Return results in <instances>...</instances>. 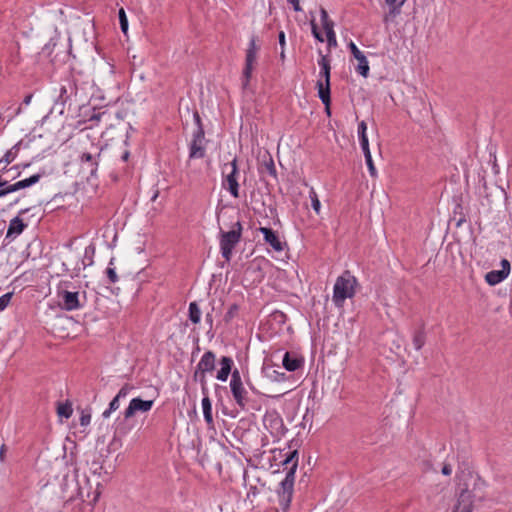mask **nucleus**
I'll use <instances>...</instances> for the list:
<instances>
[{"mask_svg": "<svg viewBox=\"0 0 512 512\" xmlns=\"http://www.w3.org/2000/svg\"><path fill=\"white\" fill-rule=\"evenodd\" d=\"M215 368V354L212 351H206L197 364L194 373L206 375L207 372L213 371Z\"/></svg>", "mask_w": 512, "mask_h": 512, "instance_id": "a211bd4d", "label": "nucleus"}, {"mask_svg": "<svg viewBox=\"0 0 512 512\" xmlns=\"http://www.w3.org/2000/svg\"><path fill=\"white\" fill-rule=\"evenodd\" d=\"M102 469H103V467H102V462L100 460V457H97V458L93 459L89 463V470L94 475H101Z\"/></svg>", "mask_w": 512, "mask_h": 512, "instance_id": "58836bf2", "label": "nucleus"}, {"mask_svg": "<svg viewBox=\"0 0 512 512\" xmlns=\"http://www.w3.org/2000/svg\"><path fill=\"white\" fill-rule=\"evenodd\" d=\"M412 342L415 350L417 351L422 349V347L425 345L426 333L423 327L414 331Z\"/></svg>", "mask_w": 512, "mask_h": 512, "instance_id": "c756f323", "label": "nucleus"}, {"mask_svg": "<svg viewBox=\"0 0 512 512\" xmlns=\"http://www.w3.org/2000/svg\"><path fill=\"white\" fill-rule=\"evenodd\" d=\"M322 26L325 30L326 35L330 32H335L334 31V22L332 20L322 23Z\"/></svg>", "mask_w": 512, "mask_h": 512, "instance_id": "3c124183", "label": "nucleus"}, {"mask_svg": "<svg viewBox=\"0 0 512 512\" xmlns=\"http://www.w3.org/2000/svg\"><path fill=\"white\" fill-rule=\"evenodd\" d=\"M385 2L389 7V13L385 16V21H387L388 17L394 18L401 13V7L406 0H386Z\"/></svg>", "mask_w": 512, "mask_h": 512, "instance_id": "bb28decb", "label": "nucleus"}, {"mask_svg": "<svg viewBox=\"0 0 512 512\" xmlns=\"http://www.w3.org/2000/svg\"><path fill=\"white\" fill-rule=\"evenodd\" d=\"M102 149L98 145L91 144V149L80 155V169L87 176V179L96 176Z\"/></svg>", "mask_w": 512, "mask_h": 512, "instance_id": "423d86ee", "label": "nucleus"}, {"mask_svg": "<svg viewBox=\"0 0 512 512\" xmlns=\"http://www.w3.org/2000/svg\"><path fill=\"white\" fill-rule=\"evenodd\" d=\"M39 246L41 247V251H40L38 266H39V270H41V269L49 267L52 263V260H51V255H50L51 248L49 247V249L47 251H44L45 248L42 247V242H39Z\"/></svg>", "mask_w": 512, "mask_h": 512, "instance_id": "473e14b6", "label": "nucleus"}, {"mask_svg": "<svg viewBox=\"0 0 512 512\" xmlns=\"http://www.w3.org/2000/svg\"><path fill=\"white\" fill-rule=\"evenodd\" d=\"M283 367L290 372L296 371L299 369L302 364L303 360L302 358L298 357L295 354H291L290 352H286L283 357L282 361Z\"/></svg>", "mask_w": 512, "mask_h": 512, "instance_id": "4be33fe9", "label": "nucleus"}, {"mask_svg": "<svg viewBox=\"0 0 512 512\" xmlns=\"http://www.w3.org/2000/svg\"><path fill=\"white\" fill-rule=\"evenodd\" d=\"M77 96V86L73 79L66 78L60 85L58 100L65 105L73 97Z\"/></svg>", "mask_w": 512, "mask_h": 512, "instance_id": "ddd939ff", "label": "nucleus"}, {"mask_svg": "<svg viewBox=\"0 0 512 512\" xmlns=\"http://www.w3.org/2000/svg\"><path fill=\"white\" fill-rule=\"evenodd\" d=\"M239 312V306L237 304H232L230 305V307L228 308V311L226 312L225 316H224V320L225 322H230L232 321V319H234L237 314Z\"/></svg>", "mask_w": 512, "mask_h": 512, "instance_id": "79ce46f5", "label": "nucleus"}, {"mask_svg": "<svg viewBox=\"0 0 512 512\" xmlns=\"http://www.w3.org/2000/svg\"><path fill=\"white\" fill-rule=\"evenodd\" d=\"M206 139L204 129H196L189 145V158L201 159L206 154Z\"/></svg>", "mask_w": 512, "mask_h": 512, "instance_id": "1a4fd4ad", "label": "nucleus"}, {"mask_svg": "<svg viewBox=\"0 0 512 512\" xmlns=\"http://www.w3.org/2000/svg\"><path fill=\"white\" fill-rule=\"evenodd\" d=\"M120 27L123 33H127L128 31V19L125 13V10L123 8L119 9L118 12Z\"/></svg>", "mask_w": 512, "mask_h": 512, "instance_id": "37998d69", "label": "nucleus"}, {"mask_svg": "<svg viewBox=\"0 0 512 512\" xmlns=\"http://www.w3.org/2000/svg\"><path fill=\"white\" fill-rule=\"evenodd\" d=\"M361 148L364 153V157H365V161H366L369 173L372 177H375L377 172H376V168L374 166L373 160H372L369 143L366 146H361Z\"/></svg>", "mask_w": 512, "mask_h": 512, "instance_id": "72a5a7b5", "label": "nucleus"}, {"mask_svg": "<svg viewBox=\"0 0 512 512\" xmlns=\"http://www.w3.org/2000/svg\"><path fill=\"white\" fill-rule=\"evenodd\" d=\"M201 319V310L196 302L189 304V320L193 324H198Z\"/></svg>", "mask_w": 512, "mask_h": 512, "instance_id": "f704fd0d", "label": "nucleus"}, {"mask_svg": "<svg viewBox=\"0 0 512 512\" xmlns=\"http://www.w3.org/2000/svg\"><path fill=\"white\" fill-rule=\"evenodd\" d=\"M351 54L358 61V65L356 67V71L363 77H367L369 74V63L366 56L359 50L354 42H350L348 45Z\"/></svg>", "mask_w": 512, "mask_h": 512, "instance_id": "2eb2a0df", "label": "nucleus"}, {"mask_svg": "<svg viewBox=\"0 0 512 512\" xmlns=\"http://www.w3.org/2000/svg\"><path fill=\"white\" fill-rule=\"evenodd\" d=\"M257 38L252 36L246 50L245 67L243 69L244 86H247L252 76L253 66L257 59L259 46L256 44Z\"/></svg>", "mask_w": 512, "mask_h": 512, "instance_id": "9d476101", "label": "nucleus"}, {"mask_svg": "<svg viewBox=\"0 0 512 512\" xmlns=\"http://www.w3.org/2000/svg\"><path fill=\"white\" fill-rule=\"evenodd\" d=\"M55 144V136L51 132L44 134H34V153L36 152L35 158H45L46 156H53L55 151L53 150Z\"/></svg>", "mask_w": 512, "mask_h": 512, "instance_id": "0eeeda50", "label": "nucleus"}, {"mask_svg": "<svg viewBox=\"0 0 512 512\" xmlns=\"http://www.w3.org/2000/svg\"><path fill=\"white\" fill-rule=\"evenodd\" d=\"M202 409L205 422L208 426L213 425V416H212V404L209 397H203L202 399Z\"/></svg>", "mask_w": 512, "mask_h": 512, "instance_id": "c85d7f7f", "label": "nucleus"}, {"mask_svg": "<svg viewBox=\"0 0 512 512\" xmlns=\"http://www.w3.org/2000/svg\"><path fill=\"white\" fill-rule=\"evenodd\" d=\"M193 378L195 381H198L200 383L203 397H209L206 375H203L201 373H194Z\"/></svg>", "mask_w": 512, "mask_h": 512, "instance_id": "4c0bfd02", "label": "nucleus"}, {"mask_svg": "<svg viewBox=\"0 0 512 512\" xmlns=\"http://www.w3.org/2000/svg\"><path fill=\"white\" fill-rule=\"evenodd\" d=\"M38 179H39V174H34V178H33L34 184L38 181Z\"/></svg>", "mask_w": 512, "mask_h": 512, "instance_id": "338daca9", "label": "nucleus"}, {"mask_svg": "<svg viewBox=\"0 0 512 512\" xmlns=\"http://www.w3.org/2000/svg\"><path fill=\"white\" fill-rule=\"evenodd\" d=\"M129 156H130V152L128 150H125L121 155L122 161L126 162L129 159Z\"/></svg>", "mask_w": 512, "mask_h": 512, "instance_id": "e2e57ef3", "label": "nucleus"}, {"mask_svg": "<svg viewBox=\"0 0 512 512\" xmlns=\"http://www.w3.org/2000/svg\"><path fill=\"white\" fill-rule=\"evenodd\" d=\"M321 53V51L319 52ZM318 65L320 66L319 79L323 80V82H330V72H331V64L330 58L326 55L320 54V59L318 60Z\"/></svg>", "mask_w": 512, "mask_h": 512, "instance_id": "393cba45", "label": "nucleus"}, {"mask_svg": "<svg viewBox=\"0 0 512 512\" xmlns=\"http://www.w3.org/2000/svg\"><path fill=\"white\" fill-rule=\"evenodd\" d=\"M278 38H279V44L281 46V49L285 48V33L283 31H280L279 32V35H278Z\"/></svg>", "mask_w": 512, "mask_h": 512, "instance_id": "4d7b16f0", "label": "nucleus"}, {"mask_svg": "<svg viewBox=\"0 0 512 512\" xmlns=\"http://www.w3.org/2000/svg\"><path fill=\"white\" fill-rule=\"evenodd\" d=\"M80 420V425L81 426H87L89 425L90 421H91V415L90 413H86L84 411H82L81 413V416L79 418Z\"/></svg>", "mask_w": 512, "mask_h": 512, "instance_id": "09e8293b", "label": "nucleus"}, {"mask_svg": "<svg viewBox=\"0 0 512 512\" xmlns=\"http://www.w3.org/2000/svg\"><path fill=\"white\" fill-rule=\"evenodd\" d=\"M71 282L64 281L58 285V304L65 311H74L83 308L87 302L85 291L71 290Z\"/></svg>", "mask_w": 512, "mask_h": 512, "instance_id": "7ed1b4c3", "label": "nucleus"}, {"mask_svg": "<svg viewBox=\"0 0 512 512\" xmlns=\"http://www.w3.org/2000/svg\"><path fill=\"white\" fill-rule=\"evenodd\" d=\"M287 1L293 5V9L296 12H299L302 10V8L300 6V0H287Z\"/></svg>", "mask_w": 512, "mask_h": 512, "instance_id": "6e6d98bb", "label": "nucleus"}, {"mask_svg": "<svg viewBox=\"0 0 512 512\" xmlns=\"http://www.w3.org/2000/svg\"><path fill=\"white\" fill-rule=\"evenodd\" d=\"M114 258H112L109 262V266L106 269V275L110 281V283H116L118 281V276L116 274L115 268L111 267L113 265Z\"/></svg>", "mask_w": 512, "mask_h": 512, "instance_id": "c03bdc74", "label": "nucleus"}, {"mask_svg": "<svg viewBox=\"0 0 512 512\" xmlns=\"http://www.w3.org/2000/svg\"><path fill=\"white\" fill-rule=\"evenodd\" d=\"M28 149L29 148V140L25 141L24 139L20 140L16 143L10 150H8L4 156L0 159V164L5 163L9 164L17 157L18 152L21 148Z\"/></svg>", "mask_w": 512, "mask_h": 512, "instance_id": "412c9836", "label": "nucleus"}, {"mask_svg": "<svg viewBox=\"0 0 512 512\" xmlns=\"http://www.w3.org/2000/svg\"><path fill=\"white\" fill-rule=\"evenodd\" d=\"M264 167L269 175L276 177V175H277L276 168H275L274 162L271 158L269 159L268 162H265Z\"/></svg>", "mask_w": 512, "mask_h": 512, "instance_id": "49530a36", "label": "nucleus"}, {"mask_svg": "<svg viewBox=\"0 0 512 512\" xmlns=\"http://www.w3.org/2000/svg\"><path fill=\"white\" fill-rule=\"evenodd\" d=\"M366 131H367V124L365 121H361L358 124V136H359V141H360L361 146H366L369 143Z\"/></svg>", "mask_w": 512, "mask_h": 512, "instance_id": "e433bc0d", "label": "nucleus"}, {"mask_svg": "<svg viewBox=\"0 0 512 512\" xmlns=\"http://www.w3.org/2000/svg\"><path fill=\"white\" fill-rule=\"evenodd\" d=\"M259 231L263 234L265 242L269 244L275 251H283L284 244L274 230L268 227H260Z\"/></svg>", "mask_w": 512, "mask_h": 512, "instance_id": "f3484780", "label": "nucleus"}, {"mask_svg": "<svg viewBox=\"0 0 512 512\" xmlns=\"http://www.w3.org/2000/svg\"><path fill=\"white\" fill-rule=\"evenodd\" d=\"M309 197L311 199V205H312L313 210L317 214H319L320 209H321V203H320V200L318 199L317 193L313 189H311V191L309 193Z\"/></svg>", "mask_w": 512, "mask_h": 512, "instance_id": "a19ab883", "label": "nucleus"}, {"mask_svg": "<svg viewBox=\"0 0 512 512\" xmlns=\"http://www.w3.org/2000/svg\"><path fill=\"white\" fill-rule=\"evenodd\" d=\"M12 295L11 292H8L0 297V311L6 309L11 301Z\"/></svg>", "mask_w": 512, "mask_h": 512, "instance_id": "a18cd8bd", "label": "nucleus"}, {"mask_svg": "<svg viewBox=\"0 0 512 512\" xmlns=\"http://www.w3.org/2000/svg\"><path fill=\"white\" fill-rule=\"evenodd\" d=\"M282 464L286 466L287 472L285 478L279 484L277 493L281 507L286 510L289 508L292 500L295 473L298 467V451L289 452Z\"/></svg>", "mask_w": 512, "mask_h": 512, "instance_id": "f03ea898", "label": "nucleus"}, {"mask_svg": "<svg viewBox=\"0 0 512 512\" xmlns=\"http://www.w3.org/2000/svg\"><path fill=\"white\" fill-rule=\"evenodd\" d=\"M32 99V94H28L24 97L22 105L28 106L30 104V101Z\"/></svg>", "mask_w": 512, "mask_h": 512, "instance_id": "052dcab7", "label": "nucleus"}, {"mask_svg": "<svg viewBox=\"0 0 512 512\" xmlns=\"http://www.w3.org/2000/svg\"><path fill=\"white\" fill-rule=\"evenodd\" d=\"M452 473V468L449 464H445L443 467H442V474L443 475H446V476H449L451 475Z\"/></svg>", "mask_w": 512, "mask_h": 512, "instance_id": "13d9d810", "label": "nucleus"}, {"mask_svg": "<svg viewBox=\"0 0 512 512\" xmlns=\"http://www.w3.org/2000/svg\"><path fill=\"white\" fill-rule=\"evenodd\" d=\"M205 321L209 325L210 328L213 326V317L211 313H207L205 316Z\"/></svg>", "mask_w": 512, "mask_h": 512, "instance_id": "bf43d9fd", "label": "nucleus"}, {"mask_svg": "<svg viewBox=\"0 0 512 512\" xmlns=\"http://www.w3.org/2000/svg\"><path fill=\"white\" fill-rule=\"evenodd\" d=\"M28 211H29V209H28V208H27V209H23V210H21V211H20V213H19V214H20V215H21V214H25V213H27Z\"/></svg>", "mask_w": 512, "mask_h": 512, "instance_id": "774afa93", "label": "nucleus"}, {"mask_svg": "<svg viewBox=\"0 0 512 512\" xmlns=\"http://www.w3.org/2000/svg\"><path fill=\"white\" fill-rule=\"evenodd\" d=\"M193 118H194V122H195V124L197 126V129H204L203 125H202V121H201L200 115H199V113L197 111L194 112Z\"/></svg>", "mask_w": 512, "mask_h": 512, "instance_id": "864d4df0", "label": "nucleus"}, {"mask_svg": "<svg viewBox=\"0 0 512 512\" xmlns=\"http://www.w3.org/2000/svg\"><path fill=\"white\" fill-rule=\"evenodd\" d=\"M508 276L505 275L504 271L492 270L485 275V280L489 285H496L506 279Z\"/></svg>", "mask_w": 512, "mask_h": 512, "instance_id": "cd10ccee", "label": "nucleus"}, {"mask_svg": "<svg viewBox=\"0 0 512 512\" xmlns=\"http://www.w3.org/2000/svg\"><path fill=\"white\" fill-rule=\"evenodd\" d=\"M230 390L237 406L242 410L246 409V405L248 402V392L244 388L241 375L238 369H235L232 372V377L230 380Z\"/></svg>", "mask_w": 512, "mask_h": 512, "instance_id": "6e6552de", "label": "nucleus"}, {"mask_svg": "<svg viewBox=\"0 0 512 512\" xmlns=\"http://www.w3.org/2000/svg\"><path fill=\"white\" fill-rule=\"evenodd\" d=\"M225 168L230 167L231 170L223 180V187L226 188L234 198L239 197V183L237 176L239 174L237 159L234 158L230 163L224 165Z\"/></svg>", "mask_w": 512, "mask_h": 512, "instance_id": "9b49d317", "label": "nucleus"}, {"mask_svg": "<svg viewBox=\"0 0 512 512\" xmlns=\"http://www.w3.org/2000/svg\"><path fill=\"white\" fill-rule=\"evenodd\" d=\"M358 282L350 271H344L337 279L333 287L332 301L336 307H343L346 299L353 298Z\"/></svg>", "mask_w": 512, "mask_h": 512, "instance_id": "20e7f679", "label": "nucleus"}, {"mask_svg": "<svg viewBox=\"0 0 512 512\" xmlns=\"http://www.w3.org/2000/svg\"><path fill=\"white\" fill-rule=\"evenodd\" d=\"M153 400H142L141 398H133L128 407L124 411V418L132 417L136 412H148L153 406Z\"/></svg>", "mask_w": 512, "mask_h": 512, "instance_id": "4468645a", "label": "nucleus"}, {"mask_svg": "<svg viewBox=\"0 0 512 512\" xmlns=\"http://www.w3.org/2000/svg\"><path fill=\"white\" fill-rule=\"evenodd\" d=\"M30 186H32V176H30L26 179H23L21 181H18L14 184H10V185L8 184V181L3 180L0 177V198L4 197L5 195H7L9 193H12V192H15V191H18L20 189L27 188Z\"/></svg>", "mask_w": 512, "mask_h": 512, "instance_id": "dca6fc26", "label": "nucleus"}, {"mask_svg": "<svg viewBox=\"0 0 512 512\" xmlns=\"http://www.w3.org/2000/svg\"><path fill=\"white\" fill-rule=\"evenodd\" d=\"M63 267L65 271L78 276L79 272L86 268V261L85 259H81L79 252L70 250L64 257Z\"/></svg>", "mask_w": 512, "mask_h": 512, "instance_id": "f8f14e48", "label": "nucleus"}, {"mask_svg": "<svg viewBox=\"0 0 512 512\" xmlns=\"http://www.w3.org/2000/svg\"><path fill=\"white\" fill-rule=\"evenodd\" d=\"M221 368L217 372V379L225 382L228 379L229 374H232L233 360L228 356H223L220 359Z\"/></svg>", "mask_w": 512, "mask_h": 512, "instance_id": "b1692460", "label": "nucleus"}, {"mask_svg": "<svg viewBox=\"0 0 512 512\" xmlns=\"http://www.w3.org/2000/svg\"><path fill=\"white\" fill-rule=\"evenodd\" d=\"M73 413L72 404L67 401L65 403H59L57 406V414L59 417L70 418Z\"/></svg>", "mask_w": 512, "mask_h": 512, "instance_id": "c9c22d12", "label": "nucleus"}, {"mask_svg": "<svg viewBox=\"0 0 512 512\" xmlns=\"http://www.w3.org/2000/svg\"><path fill=\"white\" fill-rule=\"evenodd\" d=\"M132 389L133 387L129 384L123 385L117 395L110 402L108 409L103 412L102 416L104 418H108L112 412L116 411L120 406V399L125 398Z\"/></svg>", "mask_w": 512, "mask_h": 512, "instance_id": "6ab92c4d", "label": "nucleus"}, {"mask_svg": "<svg viewBox=\"0 0 512 512\" xmlns=\"http://www.w3.org/2000/svg\"><path fill=\"white\" fill-rule=\"evenodd\" d=\"M267 422L270 423V426L272 428H275L277 430V433L279 432V430L283 429V421L276 413L266 414L264 417V424L266 426Z\"/></svg>", "mask_w": 512, "mask_h": 512, "instance_id": "7c9ffc66", "label": "nucleus"}, {"mask_svg": "<svg viewBox=\"0 0 512 512\" xmlns=\"http://www.w3.org/2000/svg\"><path fill=\"white\" fill-rule=\"evenodd\" d=\"M95 253V248L92 245H89L85 248L84 254L81 255V259H85L86 267L93 264V256Z\"/></svg>", "mask_w": 512, "mask_h": 512, "instance_id": "ea45409f", "label": "nucleus"}, {"mask_svg": "<svg viewBox=\"0 0 512 512\" xmlns=\"http://www.w3.org/2000/svg\"><path fill=\"white\" fill-rule=\"evenodd\" d=\"M510 267V262L507 259H502L500 271H504L505 275L508 276L510 273Z\"/></svg>", "mask_w": 512, "mask_h": 512, "instance_id": "603ef678", "label": "nucleus"}, {"mask_svg": "<svg viewBox=\"0 0 512 512\" xmlns=\"http://www.w3.org/2000/svg\"><path fill=\"white\" fill-rule=\"evenodd\" d=\"M311 30H312V34L313 36L319 41V42H323L324 41V38L322 36V34L319 32L318 30V27L317 25L315 24L314 21L311 22Z\"/></svg>", "mask_w": 512, "mask_h": 512, "instance_id": "de8ad7c7", "label": "nucleus"}, {"mask_svg": "<svg viewBox=\"0 0 512 512\" xmlns=\"http://www.w3.org/2000/svg\"><path fill=\"white\" fill-rule=\"evenodd\" d=\"M457 478L459 479L457 501L452 512H472L474 501L482 502L486 498L482 491L485 482L479 476H474L471 473H463Z\"/></svg>", "mask_w": 512, "mask_h": 512, "instance_id": "f257e3e1", "label": "nucleus"}, {"mask_svg": "<svg viewBox=\"0 0 512 512\" xmlns=\"http://www.w3.org/2000/svg\"><path fill=\"white\" fill-rule=\"evenodd\" d=\"M327 37V43L328 47H336L337 46V40H336V34L335 32H330L326 35Z\"/></svg>", "mask_w": 512, "mask_h": 512, "instance_id": "8fccbe9b", "label": "nucleus"}, {"mask_svg": "<svg viewBox=\"0 0 512 512\" xmlns=\"http://www.w3.org/2000/svg\"><path fill=\"white\" fill-rule=\"evenodd\" d=\"M280 59H281L282 61H284V59H285V51H284V48H283V49H281Z\"/></svg>", "mask_w": 512, "mask_h": 512, "instance_id": "69168bd1", "label": "nucleus"}, {"mask_svg": "<svg viewBox=\"0 0 512 512\" xmlns=\"http://www.w3.org/2000/svg\"><path fill=\"white\" fill-rule=\"evenodd\" d=\"M242 224L239 220L233 223L229 231L220 229V251L226 261H230L233 249L240 242L242 236Z\"/></svg>", "mask_w": 512, "mask_h": 512, "instance_id": "39448f33", "label": "nucleus"}, {"mask_svg": "<svg viewBox=\"0 0 512 512\" xmlns=\"http://www.w3.org/2000/svg\"><path fill=\"white\" fill-rule=\"evenodd\" d=\"M27 226L28 225L26 223H24L23 220L19 216L13 218L10 221L8 231L6 234V238H11L13 236L15 237V236L21 234Z\"/></svg>", "mask_w": 512, "mask_h": 512, "instance_id": "a878e982", "label": "nucleus"}, {"mask_svg": "<svg viewBox=\"0 0 512 512\" xmlns=\"http://www.w3.org/2000/svg\"><path fill=\"white\" fill-rule=\"evenodd\" d=\"M41 278L44 279L43 283L48 285L49 280H50V274L47 272V273H45V275H41Z\"/></svg>", "mask_w": 512, "mask_h": 512, "instance_id": "0e129e2a", "label": "nucleus"}, {"mask_svg": "<svg viewBox=\"0 0 512 512\" xmlns=\"http://www.w3.org/2000/svg\"><path fill=\"white\" fill-rule=\"evenodd\" d=\"M267 422L270 423V426L272 428H275L277 430V433L279 432V430L283 429V421L276 413L266 414L264 417V424L266 426Z\"/></svg>", "mask_w": 512, "mask_h": 512, "instance_id": "2f4dec72", "label": "nucleus"}, {"mask_svg": "<svg viewBox=\"0 0 512 512\" xmlns=\"http://www.w3.org/2000/svg\"><path fill=\"white\" fill-rule=\"evenodd\" d=\"M64 492L65 496L68 500H73L77 497H80L83 500V494L81 489L78 487L75 479L64 478Z\"/></svg>", "mask_w": 512, "mask_h": 512, "instance_id": "aec40b11", "label": "nucleus"}, {"mask_svg": "<svg viewBox=\"0 0 512 512\" xmlns=\"http://www.w3.org/2000/svg\"><path fill=\"white\" fill-rule=\"evenodd\" d=\"M320 17L321 23L328 22L330 20L327 11L324 8L320 9Z\"/></svg>", "mask_w": 512, "mask_h": 512, "instance_id": "5fc2aeb1", "label": "nucleus"}, {"mask_svg": "<svg viewBox=\"0 0 512 512\" xmlns=\"http://www.w3.org/2000/svg\"><path fill=\"white\" fill-rule=\"evenodd\" d=\"M6 445L3 444L1 447H0V460L1 461H4V457H5V452H6Z\"/></svg>", "mask_w": 512, "mask_h": 512, "instance_id": "680f3d73", "label": "nucleus"}, {"mask_svg": "<svg viewBox=\"0 0 512 512\" xmlns=\"http://www.w3.org/2000/svg\"><path fill=\"white\" fill-rule=\"evenodd\" d=\"M316 88L318 91V97L322 101V103L328 107L331 103V90H330V82H323V80L319 79L316 83Z\"/></svg>", "mask_w": 512, "mask_h": 512, "instance_id": "5701e85b", "label": "nucleus"}]
</instances>
